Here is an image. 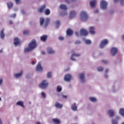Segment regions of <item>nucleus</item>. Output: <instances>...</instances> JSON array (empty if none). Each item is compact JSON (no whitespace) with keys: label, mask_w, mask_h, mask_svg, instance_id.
I'll return each mask as SVG.
<instances>
[{"label":"nucleus","mask_w":124,"mask_h":124,"mask_svg":"<svg viewBox=\"0 0 124 124\" xmlns=\"http://www.w3.org/2000/svg\"><path fill=\"white\" fill-rule=\"evenodd\" d=\"M65 15H67V12H64L62 13V16H64Z\"/></svg>","instance_id":"42"},{"label":"nucleus","mask_w":124,"mask_h":124,"mask_svg":"<svg viewBox=\"0 0 124 124\" xmlns=\"http://www.w3.org/2000/svg\"><path fill=\"white\" fill-rule=\"evenodd\" d=\"M1 83H2V78L0 79V84H1Z\"/></svg>","instance_id":"52"},{"label":"nucleus","mask_w":124,"mask_h":124,"mask_svg":"<svg viewBox=\"0 0 124 124\" xmlns=\"http://www.w3.org/2000/svg\"><path fill=\"white\" fill-rule=\"evenodd\" d=\"M14 44H15V45H18L20 44V40H19V38H15L14 41Z\"/></svg>","instance_id":"21"},{"label":"nucleus","mask_w":124,"mask_h":124,"mask_svg":"<svg viewBox=\"0 0 124 124\" xmlns=\"http://www.w3.org/2000/svg\"><path fill=\"white\" fill-rule=\"evenodd\" d=\"M0 38H1V39H4V37L5 36V35H4V29H3L0 31Z\"/></svg>","instance_id":"19"},{"label":"nucleus","mask_w":124,"mask_h":124,"mask_svg":"<svg viewBox=\"0 0 124 124\" xmlns=\"http://www.w3.org/2000/svg\"><path fill=\"white\" fill-rule=\"evenodd\" d=\"M47 86H48V82H46V80H43L42 82L39 84V88L41 89H45V88H47Z\"/></svg>","instance_id":"5"},{"label":"nucleus","mask_w":124,"mask_h":124,"mask_svg":"<svg viewBox=\"0 0 124 124\" xmlns=\"http://www.w3.org/2000/svg\"><path fill=\"white\" fill-rule=\"evenodd\" d=\"M119 0H114V2H118Z\"/></svg>","instance_id":"57"},{"label":"nucleus","mask_w":124,"mask_h":124,"mask_svg":"<svg viewBox=\"0 0 124 124\" xmlns=\"http://www.w3.org/2000/svg\"><path fill=\"white\" fill-rule=\"evenodd\" d=\"M108 4L104 0H102L100 2V7L102 9L105 10L107 8V5Z\"/></svg>","instance_id":"4"},{"label":"nucleus","mask_w":124,"mask_h":124,"mask_svg":"<svg viewBox=\"0 0 124 124\" xmlns=\"http://www.w3.org/2000/svg\"><path fill=\"white\" fill-rule=\"evenodd\" d=\"M52 122L54 124H61V121H60L58 118L52 119Z\"/></svg>","instance_id":"20"},{"label":"nucleus","mask_w":124,"mask_h":124,"mask_svg":"<svg viewBox=\"0 0 124 124\" xmlns=\"http://www.w3.org/2000/svg\"><path fill=\"white\" fill-rule=\"evenodd\" d=\"M45 14L46 15H50V13H51V11H50V9H46L44 11Z\"/></svg>","instance_id":"28"},{"label":"nucleus","mask_w":124,"mask_h":124,"mask_svg":"<svg viewBox=\"0 0 124 124\" xmlns=\"http://www.w3.org/2000/svg\"><path fill=\"white\" fill-rule=\"evenodd\" d=\"M41 94H42V96H43L44 98H45V97H46V95H45V93H44V92H42L41 93Z\"/></svg>","instance_id":"41"},{"label":"nucleus","mask_w":124,"mask_h":124,"mask_svg":"<svg viewBox=\"0 0 124 124\" xmlns=\"http://www.w3.org/2000/svg\"><path fill=\"white\" fill-rule=\"evenodd\" d=\"M22 74H23V71H21L19 73L16 74L15 75V77H16V78H18V77H20L22 76Z\"/></svg>","instance_id":"31"},{"label":"nucleus","mask_w":124,"mask_h":124,"mask_svg":"<svg viewBox=\"0 0 124 124\" xmlns=\"http://www.w3.org/2000/svg\"><path fill=\"white\" fill-rule=\"evenodd\" d=\"M62 88L61 87V86H57V91L59 92V93L62 92Z\"/></svg>","instance_id":"34"},{"label":"nucleus","mask_w":124,"mask_h":124,"mask_svg":"<svg viewBox=\"0 0 124 124\" xmlns=\"http://www.w3.org/2000/svg\"><path fill=\"white\" fill-rule=\"evenodd\" d=\"M71 109L73 111L77 110V106L76 105V104L74 103L72 105Z\"/></svg>","instance_id":"22"},{"label":"nucleus","mask_w":124,"mask_h":124,"mask_svg":"<svg viewBox=\"0 0 124 124\" xmlns=\"http://www.w3.org/2000/svg\"><path fill=\"white\" fill-rule=\"evenodd\" d=\"M36 124H40V123H39V122H36Z\"/></svg>","instance_id":"60"},{"label":"nucleus","mask_w":124,"mask_h":124,"mask_svg":"<svg viewBox=\"0 0 124 124\" xmlns=\"http://www.w3.org/2000/svg\"><path fill=\"white\" fill-rule=\"evenodd\" d=\"M120 3H121V4H122V5H123V4H124V0H120Z\"/></svg>","instance_id":"47"},{"label":"nucleus","mask_w":124,"mask_h":124,"mask_svg":"<svg viewBox=\"0 0 124 124\" xmlns=\"http://www.w3.org/2000/svg\"><path fill=\"white\" fill-rule=\"evenodd\" d=\"M122 39H123V40H124V35H123L122 36Z\"/></svg>","instance_id":"59"},{"label":"nucleus","mask_w":124,"mask_h":124,"mask_svg":"<svg viewBox=\"0 0 124 124\" xmlns=\"http://www.w3.org/2000/svg\"><path fill=\"white\" fill-rule=\"evenodd\" d=\"M89 32L91 34H94L95 31H94V27L91 26L89 28Z\"/></svg>","instance_id":"12"},{"label":"nucleus","mask_w":124,"mask_h":124,"mask_svg":"<svg viewBox=\"0 0 124 124\" xmlns=\"http://www.w3.org/2000/svg\"><path fill=\"white\" fill-rule=\"evenodd\" d=\"M0 124H2V122L0 119Z\"/></svg>","instance_id":"58"},{"label":"nucleus","mask_w":124,"mask_h":124,"mask_svg":"<svg viewBox=\"0 0 124 124\" xmlns=\"http://www.w3.org/2000/svg\"><path fill=\"white\" fill-rule=\"evenodd\" d=\"M85 43L86 44L89 45V44H91L92 43V41H91V40H85Z\"/></svg>","instance_id":"36"},{"label":"nucleus","mask_w":124,"mask_h":124,"mask_svg":"<svg viewBox=\"0 0 124 124\" xmlns=\"http://www.w3.org/2000/svg\"><path fill=\"white\" fill-rule=\"evenodd\" d=\"M47 77V78H51V77H52V73L51 72L48 73Z\"/></svg>","instance_id":"35"},{"label":"nucleus","mask_w":124,"mask_h":124,"mask_svg":"<svg viewBox=\"0 0 124 124\" xmlns=\"http://www.w3.org/2000/svg\"><path fill=\"white\" fill-rule=\"evenodd\" d=\"M98 12H99V11H98V10H97V9L95 10L94 11V13H95V14L98 13Z\"/></svg>","instance_id":"48"},{"label":"nucleus","mask_w":124,"mask_h":124,"mask_svg":"<svg viewBox=\"0 0 124 124\" xmlns=\"http://www.w3.org/2000/svg\"><path fill=\"white\" fill-rule=\"evenodd\" d=\"M79 78L82 83H85V74L82 73L79 74Z\"/></svg>","instance_id":"13"},{"label":"nucleus","mask_w":124,"mask_h":124,"mask_svg":"<svg viewBox=\"0 0 124 124\" xmlns=\"http://www.w3.org/2000/svg\"><path fill=\"white\" fill-rule=\"evenodd\" d=\"M112 124H118V121L115 119L112 120Z\"/></svg>","instance_id":"39"},{"label":"nucleus","mask_w":124,"mask_h":124,"mask_svg":"<svg viewBox=\"0 0 124 124\" xmlns=\"http://www.w3.org/2000/svg\"><path fill=\"white\" fill-rule=\"evenodd\" d=\"M34 63H35L34 61H32L31 62V64H34Z\"/></svg>","instance_id":"54"},{"label":"nucleus","mask_w":124,"mask_h":124,"mask_svg":"<svg viewBox=\"0 0 124 124\" xmlns=\"http://www.w3.org/2000/svg\"><path fill=\"white\" fill-rule=\"evenodd\" d=\"M56 23L57 27H59V26H60V20L56 21Z\"/></svg>","instance_id":"40"},{"label":"nucleus","mask_w":124,"mask_h":124,"mask_svg":"<svg viewBox=\"0 0 124 124\" xmlns=\"http://www.w3.org/2000/svg\"><path fill=\"white\" fill-rule=\"evenodd\" d=\"M67 97V96H66V95H62V98H66Z\"/></svg>","instance_id":"49"},{"label":"nucleus","mask_w":124,"mask_h":124,"mask_svg":"<svg viewBox=\"0 0 124 124\" xmlns=\"http://www.w3.org/2000/svg\"><path fill=\"white\" fill-rule=\"evenodd\" d=\"M46 8V5L44 4L41 7L38 9V11L39 12V13H43V12L44 10H45Z\"/></svg>","instance_id":"10"},{"label":"nucleus","mask_w":124,"mask_h":124,"mask_svg":"<svg viewBox=\"0 0 124 124\" xmlns=\"http://www.w3.org/2000/svg\"><path fill=\"white\" fill-rule=\"evenodd\" d=\"M16 4H20L21 3V0H15Z\"/></svg>","instance_id":"38"},{"label":"nucleus","mask_w":124,"mask_h":124,"mask_svg":"<svg viewBox=\"0 0 124 124\" xmlns=\"http://www.w3.org/2000/svg\"><path fill=\"white\" fill-rule=\"evenodd\" d=\"M119 119H120V117H117V120H119Z\"/></svg>","instance_id":"64"},{"label":"nucleus","mask_w":124,"mask_h":124,"mask_svg":"<svg viewBox=\"0 0 124 124\" xmlns=\"http://www.w3.org/2000/svg\"><path fill=\"white\" fill-rule=\"evenodd\" d=\"M75 34L76 35H77V36H78L79 33L78 32H75Z\"/></svg>","instance_id":"51"},{"label":"nucleus","mask_w":124,"mask_h":124,"mask_svg":"<svg viewBox=\"0 0 124 124\" xmlns=\"http://www.w3.org/2000/svg\"><path fill=\"white\" fill-rule=\"evenodd\" d=\"M119 114L123 116V117H124V108H121L119 110Z\"/></svg>","instance_id":"26"},{"label":"nucleus","mask_w":124,"mask_h":124,"mask_svg":"<svg viewBox=\"0 0 124 124\" xmlns=\"http://www.w3.org/2000/svg\"><path fill=\"white\" fill-rule=\"evenodd\" d=\"M22 14H24V12L23 11H22Z\"/></svg>","instance_id":"63"},{"label":"nucleus","mask_w":124,"mask_h":124,"mask_svg":"<svg viewBox=\"0 0 124 124\" xmlns=\"http://www.w3.org/2000/svg\"><path fill=\"white\" fill-rule=\"evenodd\" d=\"M75 44H80V43H81V41H79V40H77L75 42Z\"/></svg>","instance_id":"43"},{"label":"nucleus","mask_w":124,"mask_h":124,"mask_svg":"<svg viewBox=\"0 0 124 124\" xmlns=\"http://www.w3.org/2000/svg\"><path fill=\"white\" fill-rule=\"evenodd\" d=\"M73 34V31L72 30H70V29H68L66 31V35L68 36H70V35H72Z\"/></svg>","instance_id":"16"},{"label":"nucleus","mask_w":124,"mask_h":124,"mask_svg":"<svg viewBox=\"0 0 124 124\" xmlns=\"http://www.w3.org/2000/svg\"><path fill=\"white\" fill-rule=\"evenodd\" d=\"M90 101H92V102H95L96 101V99L93 97H90L89 98Z\"/></svg>","instance_id":"32"},{"label":"nucleus","mask_w":124,"mask_h":124,"mask_svg":"<svg viewBox=\"0 0 124 124\" xmlns=\"http://www.w3.org/2000/svg\"><path fill=\"white\" fill-rule=\"evenodd\" d=\"M30 31L28 30H25L23 31V34L24 35H26V34H29Z\"/></svg>","instance_id":"33"},{"label":"nucleus","mask_w":124,"mask_h":124,"mask_svg":"<svg viewBox=\"0 0 124 124\" xmlns=\"http://www.w3.org/2000/svg\"><path fill=\"white\" fill-rule=\"evenodd\" d=\"M95 3H96V0H92L90 2V6L91 7H94L95 6Z\"/></svg>","instance_id":"18"},{"label":"nucleus","mask_w":124,"mask_h":124,"mask_svg":"<svg viewBox=\"0 0 124 124\" xmlns=\"http://www.w3.org/2000/svg\"><path fill=\"white\" fill-rule=\"evenodd\" d=\"M101 62H103V63H108V61L106 60H102Z\"/></svg>","instance_id":"44"},{"label":"nucleus","mask_w":124,"mask_h":124,"mask_svg":"<svg viewBox=\"0 0 124 124\" xmlns=\"http://www.w3.org/2000/svg\"><path fill=\"white\" fill-rule=\"evenodd\" d=\"M59 40H63V39H64V38H63V37L62 36H60L59 37Z\"/></svg>","instance_id":"45"},{"label":"nucleus","mask_w":124,"mask_h":124,"mask_svg":"<svg viewBox=\"0 0 124 124\" xmlns=\"http://www.w3.org/2000/svg\"><path fill=\"white\" fill-rule=\"evenodd\" d=\"M108 69H106L105 72V73H107L108 72Z\"/></svg>","instance_id":"53"},{"label":"nucleus","mask_w":124,"mask_h":124,"mask_svg":"<svg viewBox=\"0 0 124 124\" xmlns=\"http://www.w3.org/2000/svg\"><path fill=\"white\" fill-rule=\"evenodd\" d=\"M16 105H18L19 106H21V107H23L24 108V102L22 101H18L16 103Z\"/></svg>","instance_id":"25"},{"label":"nucleus","mask_w":124,"mask_h":124,"mask_svg":"<svg viewBox=\"0 0 124 124\" xmlns=\"http://www.w3.org/2000/svg\"><path fill=\"white\" fill-rule=\"evenodd\" d=\"M11 17H12V18H15L16 17V14H14L11 16Z\"/></svg>","instance_id":"46"},{"label":"nucleus","mask_w":124,"mask_h":124,"mask_svg":"<svg viewBox=\"0 0 124 124\" xmlns=\"http://www.w3.org/2000/svg\"><path fill=\"white\" fill-rule=\"evenodd\" d=\"M88 31L84 29H82L80 31V34L81 35H84V36H86V35H88Z\"/></svg>","instance_id":"9"},{"label":"nucleus","mask_w":124,"mask_h":124,"mask_svg":"<svg viewBox=\"0 0 124 124\" xmlns=\"http://www.w3.org/2000/svg\"><path fill=\"white\" fill-rule=\"evenodd\" d=\"M108 114L109 115L110 117H113L114 116V111L112 110H108Z\"/></svg>","instance_id":"27"},{"label":"nucleus","mask_w":124,"mask_h":124,"mask_svg":"<svg viewBox=\"0 0 124 124\" xmlns=\"http://www.w3.org/2000/svg\"><path fill=\"white\" fill-rule=\"evenodd\" d=\"M50 23V19L49 18H46L45 20L44 18L41 17L40 18V26H43L45 28H46V27L49 25Z\"/></svg>","instance_id":"2"},{"label":"nucleus","mask_w":124,"mask_h":124,"mask_svg":"<svg viewBox=\"0 0 124 124\" xmlns=\"http://www.w3.org/2000/svg\"><path fill=\"white\" fill-rule=\"evenodd\" d=\"M55 106L57 108H62V105L58 102H56L55 103Z\"/></svg>","instance_id":"30"},{"label":"nucleus","mask_w":124,"mask_h":124,"mask_svg":"<svg viewBox=\"0 0 124 124\" xmlns=\"http://www.w3.org/2000/svg\"><path fill=\"white\" fill-rule=\"evenodd\" d=\"M89 18V16L87 14V13L84 11H81L80 14V19L81 21L83 22H86Z\"/></svg>","instance_id":"3"},{"label":"nucleus","mask_w":124,"mask_h":124,"mask_svg":"<svg viewBox=\"0 0 124 124\" xmlns=\"http://www.w3.org/2000/svg\"><path fill=\"white\" fill-rule=\"evenodd\" d=\"M71 75L70 74H67L64 76V79L66 82H69L71 80Z\"/></svg>","instance_id":"8"},{"label":"nucleus","mask_w":124,"mask_h":124,"mask_svg":"<svg viewBox=\"0 0 124 124\" xmlns=\"http://www.w3.org/2000/svg\"><path fill=\"white\" fill-rule=\"evenodd\" d=\"M37 71H39V72H41L43 69L42 68V66H41V64L40 63H38L36 67Z\"/></svg>","instance_id":"11"},{"label":"nucleus","mask_w":124,"mask_h":124,"mask_svg":"<svg viewBox=\"0 0 124 124\" xmlns=\"http://www.w3.org/2000/svg\"><path fill=\"white\" fill-rule=\"evenodd\" d=\"M60 7L61 9H62V10H67V7H66L64 4H61Z\"/></svg>","instance_id":"24"},{"label":"nucleus","mask_w":124,"mask_h":124,"mask_svg":"<svg viewBox=\"0 0 124 124\" xmlns=\"http://www.w3.org/2000/svg\"><path fill=\"white\" fill-rule=\"evenodd\" d=\"M9 24L10 25H12V24H13V21H12V20H10L9 21Z\"/></svg>","instance_id":"50"},{"label":"nucleus","mask_w":124,"mask_h":124,"mask_svg":"<svg viewBox=\"0 0 124 124\" xmlns=\"http://www.w3.org/2000/svg\"><path fill=\"white\" fill-rule=\"evenodd\" d=\"M108 44V40L104 39L101 42L99 47L100 48H104L105 45H106Z\"/></svg>","instance_id":"6"},{"label":"nucleus","mask_w":124,"mask_h":124,"mask_svg":"<svg viewBox=\"0 0 124 124\" xmlns=\"http://www.w3.org/2000/svg\"><path fill=\"white\" fill-rule=\"evenodd\" d=\"M48 36L46 35H43L42 36L40 37L41 41H43L44 42H45L46 40H47Z\"/></svg>","instance_id":"15"},{"label":"nucleus","mask_w":124,"mask_h":124,"mask_svg":"<svg viewBox=\"0 0 124 124\" xmlns=\"http://www.w3.org/2000/svg\"><path fill=\"white\" fill-rule=\"evenodd\" d=\"M80 55L79 54L73 53L71 56V61H75V59H74V57H80Z\"/></svg>","instance_id":"17"},{"label":"nucleus","mask_w":124,"mask_h":124,"mask_svg":"<svg viewBox=\"0 0 124 124\" xmlns=\"http://www.w3.org/2000/svg\"><path fill=\"white\" fill-rule=\"evenodd\" d=\"M65 1H66V2H67L68 3H69V0H65Z\"/></svg>","instance_id":"56"},{"label":"nucleus","mask_w":124,"mask_h":124,"mask_svg":"<svg viewBox=\"0 0 124 124\" xmlns=\"http://www.w3.org/2000/svg\"><path fill=\"white\" fill-rule=\"evenodd\" d=\"M42 55H45V51H42Z\"/></svg>","instance_id":"55"},{"label":"nucleus","mask_w":124,"mask_h":124,"mask_svg":"<svg viewBox=\"0 0 124 124\" xmlns=\"http://www.w3.org/2000/svg\"><path fill=\"white\" fill-rule=\"evenodd\" d=\"M1 52H2V50H0V53H1Z\"/></svg>","instance_id":"62"},{"label":"nucleus","mask_w":124,"mask_h":124,"mask_svg":"<svg viewBox=\"0 0 124 124\" xmlns=\"http://www.w3.org/2000/svg\"><path fill=\"white\" fill-rule=\"evenodd\" d=\"M76 15V13L75 12V11H71L70 13L69 18L72 19V18H73V17H75Z\"/></svg>","instance_id":"14"},{"label":"nucleus","mask_w":124,"mask_h":124,"mask_svg":"<svg viewBox=\"0 0 124 124\" xmlns=\"http://www.w3.org/2000/svg\"><path fill=\"white\" fill-rule=\"evenodd\" d=\"M47 53L48 54H54L55 53V51H54L52 48L51 47H48L47 48Z\"/></svg>","instance_id":"23"},{"label":"nucleus","mask_w":124,"mask_h":124,"mask_svg":"<svg viewBox=\"0 0 124 124\" xmlns=\"http://www.w3.org/2000/svg\"><path fill=\"white\" fill-rule=\"evenodd\" d=\"M118 52V49L116 47H112L110 49V53L112 56H115Z\"/></svg>","instance_id":"7"},{"label":"nucleus","mask_w":124,"mask_h":124,"mask_svg":"<svg viewBox=\"0 0 124 124\" xmlns=\"http://www.w3.org/2000/svg\"><path fill=\"white\" fill-rule=\"evenodd\" d=\"M105 77H106V78H108V75H106V76H105Z\"/></svg>","instance_id":"61"},{"label":"nucleus","mask_w":124,"mask_h":124,"mask_svg":"<svg viewBox=\"0 0 124 124\" xmlns=\"http://www.w3.org/2000/svg\"><path fill=\"white\" fill-rule=\"evenodd\" d=\"M37 45L36 44V41L35 40L33 39L32 41L28 45V47H26L24 49V52L27 53V52H30V51H32L33 49L36 48Z\"/></svg>","instance_id":"1"},{"label":"nucleus","mask_w":124,"mask_h":124,"mask_svg":"<svg viewBox=\"0 0 124 124\" xmlns=\"http://www.w3.org/2000/svg\"><path fill=\"white\" fill-rule=\"evenodd\" d=\"M98 71H103V67H99L97 68Z\"/></svg>","instance_id":"37"},{"label":"nucleus","mask_w":124,"mask_h":124,"mask_svg":"<svg viewBox=\"0 0 124 124\" xmlns=\"http://www.w3.org/2000/svg\"><path fill=\"white\" fill-rule=\"evenodd\" d=\"M7 5L8 8L9 9L12 8V7H13V3L11 2H8Z\"/></svg>","instance_id":"29"}]
</instances>
